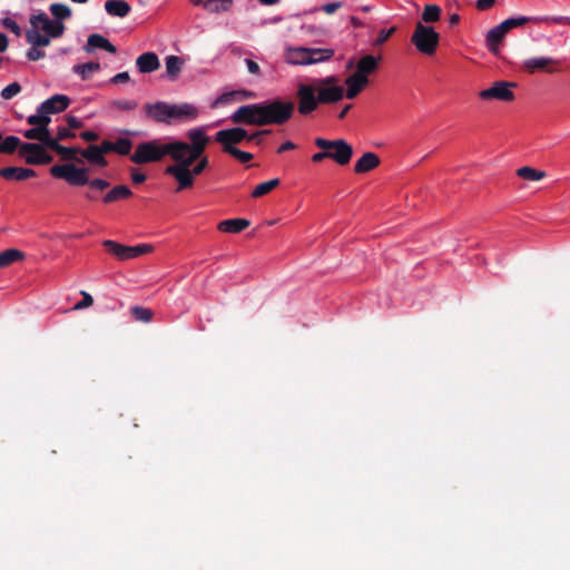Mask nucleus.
Wrapping results in <instances>:
<instances>
[{
	"label": "nucleus",
	"instance_id": "1",
	"mask_svg": "<svg viewBox=\"0 0 570 570\" xmlns=\"http://www.w3.org/2000/svg\"><path fill=\"white\" fill-rule=\"evenodd\" d=\"M370 83V73H351L345 79L346 89L340 85L334 76L325 78H312L299 82L296 88L297 112L308 116L318 110L322 105H334L345 97L354 99Z\"/></svg>",
	"mask_w": 570,
	"mask_h": 570
},
{
	"label": "nucleus",
	"instance_id": "2",
	"mask_svg": "<svg viewBox=\"0 0 570 570\" xmlns=\"http://www.w3.org/2000/svg\"><path fill=\"white\" fill-rule=\"evenodd\" d=\"M189 142L183 141L178 148L175 164L165 168V174L177 181L176 193L189 189L195 184V177L209 167V157L203 156L209 145V137L204 127L191 128L186 134Z\"/></svg>",
	"mask_w": 570,
	"mask_h": 570
},
{
	"label": "nucleus",
	"instance_id": "3",
	"mask_svg": "<svg viewBox=\"0 0 570 570\" xmlns=\"http://www.w3.org/2000/svg\"><path fill=\"white\" fill-rule=\"evenodd\" d=\"M31 29L27 30L26 39L31 46H48L51 38L60 37L65 31L61 21L50 20L45 12L30 18Z\"/></svg>",
	"mask_w": 570,
	"mask_h": 570
},
{
	"label": "nucleus",
	"instance_id": "4",
	"mask_svg": "<svg viewBox=\"0 0 570 570\" xmlns=\"http://www.w3.org/2000/svg\"><path fill=\"white\" fill-rule=\"evenodd\" d=\"M181 142L177 140L169 144H160L157 139L141 142L136 146V150L129 156V159L136 165L157 163L165 156H169L174 160L175 157H178L177 153Z\"/></svg>",
	"mask_w": 570,
	"mask_h": 570
},
{
	"label": "nucleus",
	"instance_id": "5",
	"mask_svg": "<svg viewBox=\"0 0 570 570\" xmlns=\"http://www.w3.org/2000/svg\"><path fill=\"white\" fill-rule=\"evenodd\" d=\"M89 169L87 167H76L75 164L55 165L50 167V174L56 179H62L71 186L89 185L96 190H105L110 183L102 179L90 180L88 177Z\"/></svg>",
	"mask_w": 570,
	"mask_h": 570
},
{
	"label": "nucleus",
	"instance_id": "6",
	"mask_svg": "<svg viewBox=\"0 0 570 570\" xmlns=\"http://www.w3.org/2000/svg\"><path fill=\"white\" fill-rule=\"evenodd\" d=\"M263 125H283L293 118L295 102L292 100H267L259 102Z\"/></svg>",
	"mask_w": 570,
	"mask_h": 570
},
{
	"label": "nucleus",
	"instance_id": "7",
	"mask_svg": "<svg viewBox=\"0 0 570 570\" xmlns=\"http://www.w3.org/2000/svg\"><path fill=\"white\" fill-rule=\"evenodd\" d=\"M439 39V33L434 31L432 27H426L417 22L411 37V42L419 52L430 56L435 52Z\"/></svg>",
	"mask_w": 570,
	"mask_h": 570
},
{
	"label": "nucleus",
	"instance_id": "8",
	"mask_svg": "<svg viewBox=\"0 0 570 570\" xmlns=\"http://www.w3.org/2000/svg\"><path fill=\"white\" fill-rule=\"evenodd\" d=\"M314 145L323 150L330 151V158L340 166L347 165L353 154L352 146L344 139L330 140L317 137L316 140H314Z\"/></svg>",
	"mask_w": 570,
	"mask_h": 570
},
{
	"label": "nucleus",
	"instance_id": "9",
	"mask_svg": "<svg viewBox=\"0 0 570 570\" xmlns=\"http://www.w3.org/2000/svg\"><path fill=\"white\" fill-rule=\"evenodd\" d=\"M271 130H259L255 134L248 135L242 127H234L220 130L215 134V141L223 145V150L226 151L228 148H236L235 145L239 144L244 139L249 141L258 138L261 135H269Z\"/></svg>",
	"mask_w": 570,
	"mask_h": 570
},
{
	"label": "nucleus",
	"instance_id": "10",
	"mask_svg": "<svg viewBox=\"0 0 570 570\" xmlns=\"http://www.w3.org/2000/svg\"><path fill=\"white\" fill-rule=\"evenodd\" d=\"M102 247L107 249V252L120 261L135 259L139 256L146 255L153 250V247L147 244H140L137 246H125L120 243H117L111 239H107L102 242Z\"/></svg>",
	"mask_w": 570,
	"mask_h": 570
},
{
	"label": "nucleus",
	"instance_id": "11",
	"mask_svg": "<svg viewBox=\"0 0 570 570\" xmlns=\"http://www.w3.org/2000/svg\"><path fill=\"white\" fill-rule=\"evenodd\" d=\"M47 146L37 142H26L21 145L18 155L30 166L48 165L52 163L53 157L47 151Z\"/></svg>",
	"mask_w": 570,
	"mask_h": 570
},
{
	"label": "nucleus",
	"instance_id": "12",
	"mask_svg": "<svg viewBox=\"0 0 570 570\" xmlns=\"http://www.w3.org/2000/svg\"><path fill=\"white\" fill-rule=\"evenodd\" d=\"M515 87L517 82L499 80L495 81L488 89H482L479 96L484 101H512L515 99V95L512 92L511 89Z\"/></svg>",
	"mask_w": 570,
	"mask_h": 570
},
{
	"label": "nucleus",
	"instance_id": "13",
	"mask_svg": "<svg viewBox=\"0 0 570 570\" xmlns=\"http://www.w3.org/2000/svg\"><path fill=\"white\" fill-rule=\"evenodd\" d=\"M229 119H232L234 124L264 126L259 102L240 106L229 116Z\"/></svg>",
	"mask_w": 570,
	"mask_h": 570
},
{
	"label": "nucleus",
	"instance_id": "14",
	"mask_svg": "<svg viewBox=\"0 0 570 570\" xmlns=\"http://www.w3.org/2000/svg\"><path fill=\"white\" fill-rule=\"evenodd\" d=\"M557 23V24H570V18L567 17H553V18H538V17H515L509 18L501 22L503 28L509 32L514 28L522 27L527 23Z\"/></svg>",
	"mask_w": 570,
	"mask_h": 570
},
{
	"label": "nucleus",
	"instance_id": "15",
	"mask_svg": "<svg viewBox=\"0 0 570 570\" xmlns=\"http://www.w3.org/2000/svg\"><path fill=\"white\" fill-rule=\"evenodd\" d=\"M199 110L195 105L183 102V104H169V124L174 121L188 122L197 119Z\"/></svg>",
	"mask_w": 570,
	"mask_h": 570
},
{
	"label": "nucleus",
	"instance_id": "16",
	"mask_svg": "<svg viewBox=\"0 0 570 570\" xmlns=\"http://www.w3.org/2000/svg\"><path fill=\"white\" fill-rule=\"evenodd\" d=\"M142 110H145L146 116L153 121L168 124V102L161 100L147 102L142 106Z\"/></svg>",
	"mask_w": 570,
	"mask_h": 570
},
{
	"label": "nucleus",
	"instance_id": "17",
	"mask_svg": "<svg viewBox=\"0 0 570 570\" xmlns=\"http://www.w3.org/2000/svg\"><path fill=\"white\" fill-rule=\"evenodd\" d=\"M70 98L65 95H55L48 100L40 104L38 107L39 112L56 114L62 112L70 106Z\"/></svg>",
	"mask_w": 570,
	"mask_h": 570
},
{
	"label": "nucleus",
	"instance_id": "18",
	"mask_svg": "<svg viewBox=\"0 0 570 570\" xmlns=\"http://www.w3.org/2000/svg\"><path fill=\"white\" fill-rule=\"evenodd\" d=\"M0 176L6 180L24 181L31 177H36L35 169L27 167H3L0 168Z\"/></svg>",
	"mask_w": 570,
	"mask_h": 570
},
{
	"label": "nucleus",
	"instance_id": "19",
	"mask_svg": "<svg viewBox=\"0 0 570 570\" xmlns=\"http://www.w3.org/2000/svg\"><path fill=\"white\" fill-rule=\"evenodd\" d=\"M48 148L60 155L63 160L76 161L79 164L83 161L81 158L77 157V155L80 154V147L63 146L57 142V139H53L50 141Z\"/></svg>",
	"mask_w": 570,
	"mask_h": 570
},
{
	"label": "nucleus",
	"instance_id": "20",
	"mask_svg": "<svg viewBox=\"0 0 570 570\" xmlns=\"http://www.w3.org/2000/svg\"><path fill=\"white\" fill-rule=\"evenodd\" d=\"M508 31L501 23L491 28L485 36V42L489 50L497 53Z\"/></svg>",
	"mask_w": 570,
	"mask_h": 570
},
{
	"label": "nucleus",
	"instance_id": "21",
	"mask_svg": "<svg viewBox=\"0 0 570 570\" xmlns=\"http://www.w3.org/2000/svg\"><path fill=\"white\" fill-rule=\"evenodd\" d=\"M381 164L380 156L374 153H365L360 157V159L355 164V173L356 174H364L373 168L379 167Z\"/></svg>",
	"mask_w": 570,
	"mask_h": 570
},
{
	"label": "nucleus",
	"instance_id": "22",
	"mask_svg": "<svg viewBox=\"0 0 570 570\" xmlns=\"http://www.w3.org/2000/svg\"><path fill=\"white\" fill-rule=\"evenodd\" d=\"M79 155L86 158L91 165H96L101 168L108 166V160L101 154L98 145H89L86 149L80 148Z\"/></svg>",
	"mask_w": 570,
	"mask_h": 570
},
{
	"label": "nucleus",
	"instance_id": "23",
	"mask_svg": "<svg viewBox=\"0 0 570 570\" xmlns=\"http://www.w3.org/2000/svg\"><path fill=\"white\" fill-rule=\"evenodd\" d=\"M253 94L247 90H229L218 96L212 104V108H216L220 105H226L233 101H240L245 98L252 97Z\"/></svg>",
	"mask_w": 570,
	"mask_h": 570
},
{
	"label": "nucleus",
	"instance_id": "24",
	"mask_svg": "<svg viewBox=\"0 0 570 570\" xmlns=\"http://www.w3.org/2000/svg\"><path fill=\"white\" fill-rule=\"evenodd\" d=\"M23 136L29 140H38L39 145L47 147L50 145V141L53 140V137L46 126L30 128L23 132Z\"/></svg>",
	"mask_w": 570,
	"mask_h": 570
},
{
	"label": "nucleus",
	"instance_id": "25",
	"mask_svg": "<svg viewBox=\"0 0 570 570\" xmlns=\"http://www.w3.org/2000/svg\"><path fill=\"white\" fill-rule=\"evenodd\" d=\"M249 226V220L246 218H232L219 223L218 228L223 233L237 234L243 232Z\"/></svg>",
	"mask_w": 570,
	"mask_h": 570
},
{
	"label": "nucleus",
	"instance_id": "26",
	"mask_svg": "<svg viewBox=\"0 0 570 570\" xmlns=\"http://www.w3.org/2000/svg\"><path fill=\"white\" fill-rule=\"evenodd\" d=\"M105 9L112 17L124 18L130 12V6L125 0H107Z\"/></svg>",
	"mask_w": 570,
	"mask_h": 570
},
{
	"label": "nucleus",
	"instance_id": "27",
	"mask_svg": "<svg viewBox=\"0 0 570 570\" xmlns=\"http://www.w3.org/2000/svg\"><path fill=\"white\" fill-rule=\"evenodd\" d=\"M138 71H155L159 68L160 62L155 52H145L137 59Z\"/></svg>",
	"mask_w": 570,
	"mask_h": 570
},
{
	"label": "nucleus",
	"instance_id": "28",
	"mask_svg": "<svg viewBox=\"0 0 570 570\" xmlns=\"http://www.w3.org/2000/svg\"><path fill=\"white\" fill-rule=\"evenodd\" d=\"M104 49L110 53L116 52V47L104 36L94 33L88 37L87 50Z\"/></svg>",
	"mask_w": 570,
	"mask_h": 570
},
{
	"label": "nucleus",
	"instance_id": "29",
	"mask_svg": "<svg viewBox=\"0 0 570 570\" xmlns=\"http://www.w3.org/2000/svg\"><path fill=\"white\" fill-rule=\"evenodd\" d=\"M132 196V191L125 185H117L107 191L102 198L104 204H112L117 200L126 199Z\"/></svg>",
	"mask_w": 570,
	"mask_h": 570
},
{
	"label": "nucleus",
	"instance_id": "30",
	"mask_svg": "<svg viewBox=\"0 0 570 570\" xmlns=\"http://www.w3.org/2000/svg\"><path fill=\"white\" fill-rule=\"evenodd\" d=\"M558 66V61L550 57H535L527 59L523 63V67L527 69H546V68H554Z\"/></svg>",
	"mask_w": 570,
	"mask_h": 570
},
{
	"label": "nucleus",
	"instance_id": "31",
	"mask_svg": "<svg viewBox=\"0 0 570 570\" xmlns=\"http://www.w3.org/2000/svg\"><path fill=\"white\" fill-rule=\"evenodd\" d=\"M24 142L21 141V139L14 135L2 137V140L0 141V153L4 155H12L16 150L21 149V145Z\"/></svg>",
	"mask_w": 570,
	"mask_h": 570
},
{
	"label": "nucleus",
	"instance_id": "32",
	"mask_svg": "<svg viewBox=\"0 0 570 570\" xmlns=\"http://www.w3.org/2000/svg\"><path fill=\"white\" fill-rule=\"evenodd\" d=\"M23 258H24L23 252L17 249V248H7L0 253V268L10 266L14 262L23 259Z\"/></svg>",
	"mask_w": 570,
	"mask_h": 570
},
{
	"label": "nucleus",
	"instance_id": "33",
	"mask_svg": "<svg viewBox=\"0 0 570 570\" xmlns=\"http://www.w3.org/2000/svg\"><path fill=\"white\" fill-rule=\"evenodd\" d=\"M518 176L528 181H540L546 178L544 170L535 169L533 167H521L517 171Z\"/></svg>",
	"mask_w": 570,
	"mask_h": 570
},
{
	"label": "nucleus",
	"instance_id": "34",
	"mask_svg": "<svg viewBox=\"0 0 570 570\" xmlns=\"http://www.w3.org/2000/svg\"><path fill=\"white\" fill-rule=\"evenodd\" d=\"M278 185H279V180L277 178L267 180V181H263V183L258 184L257 187L254 188V190L252 191V197L259 198L264 195H267V194L272 193Z\"/></svg>",
	"mask_w": 570,
	"mask_h": 570
},
{
	"label": "nucleus",
	"instance_id": "35",
	"mask_svg": "<svg viewBox=\"0 0 570 570\" xmlns=\"http://www.w3.org/2000/svg\"><path fill=\"white\" fill-rule=\"evenodd\" d=\"M308 63L325 61L332 58L334 51L332 49L308 48Z\"/></svg>",
	"mask_w": 570,
	"mask_h": 570
},
{
	"label": "nucleus",
	"instance_id": "36",
	"mask_svg": "<svg viewBox=\"0 0 570 570\" xmlns=\"http://www.w3.org/2000/svg\"><path fill=\"white\" fill-rule=\"evenodd\" d=\"M441 18V8L436 4H426L422 12V20L426 23L436 22Z\"/></svg>",
	"mask_w": 570,
	"mask_h": 570
},
{
	"label": "nucleus",
	"instance_id": "37",
	"mask_svg": "<svg viewBox=\"0 0 570 570\" xmlns=\"http://www.w3.org/2000/svg\"><path fill=\"white\" fill-rule=\"evenodd\" d=\"M308 48H296L289 52L288 59L295 65H308Z\"/></svg>",
	"mask_w": 570,
	"mask_h": 570
},
{
	"label": "nucleus",
	"instance_id": "38",
	"mask_svg": "<svg viewBox=\"0 0 570 570\" xmlns=\"http://www.w3.org/2000/svg\"><path fill=\"white\" fill-rule=\"evenodd\" d=\"M115 153L120 156H128L130 150L132 149L134 142L128 138H117L114 141Z\"/></svg>",
	"mask_w": 570,
	"mask_h": 570
},
{
	"label": "nucleus",
	"instance_id": "39",
	"mask_svg": "<svg viewBox=\"0 0 570 570\" xmlns=\"http://www.w3.org/2000/svg\"><path fill=\"white\" fill-rule=\"evenodd\" d=\"M131 315L138 322L148 323L153 318V312L151 309L147 307H142L139 305H136L131 307Z\"/></svg>",
	"mask_w": 570,
	"mask_h": 570
},
{
	"label": "nucleus",
	"instance_id": "40",
	"mask_svg": "<svg viewBox=\"0 0 570 570\" xmlns=\"http://www.w3.org/2000/svg\"><path fill=\"white\" fill-rule=\"evenodd\" d=\"M379 58L367 55L364 56L357 63L356 71H374L377 68Z\"/></svg>",
	"mask_w": 570,
	"mask_h": 570
},
{
	"label": "nucleus",
	"instance_id": "41",
	"mask_svg": "<svg viewBox=\"0 0 570 570\" xmlns=\"http://www.w3.org/2000/svg\"><path fill=\"white\" fill-rule=\"evenodd\" d=\"M50 12L57 21L68 19L71 16L69 7L62 3H52L50 6Z\"/></svg>",
	"mask_w": 570,
	"mask_h": 570
},
{
	"label": "nucleus",
	"instance_id": "42",
	"mask_svg": "<svg viewBox=\"0 0 570 570\" xmlns=\"http://www.w3.org/2000/svg\"><path fill=\"white\" fill-rule=\"evenodd\" d=\"M50 117L47 112H41L39 110H37V114L35 115H30L28 118H27V122L29 125H32L35 127H41V126H46L48 127V125L50 124Z\"/></svg>",
	"mask_w": 570,
	"mask_h": 570
},
{
	"label": "nucleus",
	"instance_id": "43",
	"mask_svg": "<svg viewBox=\"0 0 570 570\" xmlns=\"http://www.w3.org/2000/svg\"><path fill=\"white\" fill-rule=\"evenodd\" d=\"M185 66V59L179 56H168L166 58V71H180Z\"/></svg>",
	"mask_w": 570,
	"mask_h": 570
},
{
	"label": "nucleus",
	"instance_id": "44",
	"mask_svg": "<svg viewBox=\"0 0 570 570\" xmlns=\"http://www.w3.org/2000/svg\"><path fill=\"white\" fill-rule=\"evenodd\" d=\"M22 90L21 85L17 81L11 82L1 90V98L3 100H11Z\"/></svg>",
	"mask_w": 570,
	"mask_h": 570
},
{
	"label": "nucleus",
	"instance_id": "45",
	"mask_svg": "<svg viewBox=\"0 0 570 570\" xmlns=\"http://www.w3.org/2000/svg\"><path fill=\"white\" fill-rule=\"evenodd\" d=\"M111 106L117 110L121 111H132L137 108L136 100H114L111 101Z\"/></svg>",
	"mask_w": 570,
	"mask_h": 570
},
{
	"label": "nucleus",
	"instance_id": "46",
	"mask_svg": "<svg viewBox=\"0 0 570 570\" xmlns=\"http://www.w3.org/2000/svg\"><path fill=\"white\" fill-rule=\"evenodd\" d=\"M225 153L228 154L229 156L235 157L236 159H238L240 163H244V164L248 163L253 158L252 154L240 150L237 147L228 148V150H226Z\"/></svg>",
	"mask_w": 570,
	"mask_h": 570
},
{
	"label": "nucleus",
	"instance_id": "47",
	"mask_svg": "<svg viewBox=\"0 0 570 570\" xmlns=\"http://www.w3.org/2000/svg\"><path fill=\"white\" fill-rule=\"evenodd\" d=\"M204 9L210 13H220L229 10L223 9V3H220L219 0H206L204 2Z\"/></svg>",
	"mask_w": 570,
	"mask_h": 570
},
{
	"label": "nucleus",
	"instance_id": "48",
	"mask_svg": "<svg viewBox=\"0 0 570 570\" xmlns=\"http://www.w3.org/2000/svg\"><path fill=\"white\" fill-rule=\"evenodd\" d=\"M1 22L6 29L13 32L17 37L21 36L22 30H21L20 26L13 19L7 17V18L2 19Z\"/></svg>",
	"mask_w": 570,
	"mask_h": 570
},
{
	"label": "nucleus",
	"instance_id": "49",
	"mask_svg": "<svg viewBox=\"0 0 570 570\" xmlns=\"http://www.w3.org/2000/svg\"><path fill=\"white\" fill-rule=\"evenodd\" d=\"M43 46H32L27 52V57L29 60L36 61L41 59L45 56V52L41 50Z\"/></svg>",
	"mask_w": 570,
	"mask_h": 570
},
{
	"label": "nucleus",
	"instance_id": "50",
	"mask_svg": "<svg viewBox=\"0 0 570 570\" xmlns=\"http://www.w3.org/2000/svg\"><path fill=\"white\" fill-rule=\"evenodd\" d=\"M395 31V27H392L390 29H382L380 30L377 38L375 40L376 45L384 43Z\"/></svg>",
	"mask_w": 570,
	"mask_h": 570
},
{
	"label": "nucleus",
	"instance_id": "51",
	"mask_svg": "<svg viewBox=\"0 0 570 570\" xmlns=\"http://www.w3.org/2000/svg\"><path fill=\"white\" fill-rule=\"evenodd\" d=\"M76 134L72 132L70 129L66 127H59L58 132H56V137L53 139H58V142L60 140L75 138Z\"/></svg>",
	"mask_w": 570,
	"mask_h": 570
},
{
	"label": "nucleus",
	"instance_id": "52",
	"mask_svg": "<svg viewBox=\"0 0 570 570\" xmlns=\"http://www.w3.org/2000/svg\"><path fill=\"white\" fill-rule=\"evenodd\" d=\"M82 301L76 303L75 309H83L92 304V297L89 293L82 292Z\"/></svg>",
	"mask_w": 570,
	"mask_h": 570
},
{
	"label": "nucleus",
	"instance_id": "53",
	"mask_svg": "<svg viewBox=\"0 0 570 570\" xmlns=\"http://www.w3.org/2000/svg\"><path fill=\"white\" fill-rule=\"evenodd\" d=\"M497 3V0H476L475 7L480 11H485L493 8Z\"/></svg>",
	"mask_w": 570,
	"mask_h": 570
},
{
	"label": "nucleus",
	"instance_id": "54",
	"mask_svg": "<svg viewBox=\"0 0 570 570\" xmlns=\"http://www.w3.org/2000/svg\"><path fill=\"white\" fill-rule=\"evenodd\" d=\"M131 179L135 184H141L147 180L146 174H142L138 168H131Z\"/></svg>",
	"mask_w": 570,
	"mask_h": 570
},
{
	"label": "nucleus",
	"instance_id": "55",
	"mask_svg": "<svg viewBox=\"0 0 570 570\" xmlns=\"http://www.w3.org/2000/svg\"><path fill=\"white\" fill-rule=\"evenodd\" d=\"M129 73H116L109 80L111 85L125 83L129 81Z\"/></svg>",
	"mask_w": 570,
	"mask_h": 570
},
{
	"label": "nucleus",
	"instance_id": "56",
	"mask_svg": "<svg viewBox=\"0 0 570 570\" xmlns=\"http://www.w3.org/2000/svg\"><path fill=\"white\" fill-rule=\"evenodd\" d=\"M99 68H100L99 63L87 62V63L79 65V66L75 67V71H95V70H98Z\"/></svg>",
	"mask_w": 570,
	"mask_h": 570
},
{
	"label": "nucleus",
	"instance_id": "57",
	"mask_svg": "<svg viewBox=\"0 0 570 570\" xmlns=\"http://www.w3.org/2000/svg\"><path fill=\"white\" fill-rule=\"evenodd\" d=\"M98 147L101 150L102 155L108 153H115L114 141L104 140L101 145H98Z\"/></svg>",
	"mask_w": 570,
	"mask_h": 570
},
{
	"label": "nucleus",
	"instance_id": "58",
	"mask_svg": "<svg viewBox=\"0 0 570 570\" xmlns=\"http://www.w3.org/2000/svg\"><path fill=\"white\" fill-rule=\"evenodd\" d=\"M66 122L69 125L70 128L77 129L83 126V122H81L78 118H76L72 115H69L66 117Z\"/></svg>",
	"mask_w": 570,
	"mask_h": 570
},
{
	"label": "nucleus",
	"instance_id": "59",
	"mask_svg": "<svg viewBox=\"0 0 570 570\" xmlns=\"http://www.w3.org/2000/svg\"><path fill=\"white\" fill-rule=\"evenodd\" d=\"M342 6L341 2H331V3H326L322 7V10L327 13V14H332L334 13L337 9H340Z\"/></svg>",
	"mask_w": 570,
	"mask_h": 570
},
{
	"label": "nucleus",
	"instance_id": "60",
	"mask_svg": "<svg viewBox=\"0 0 570 570\" xmlns=\"http://www.w3.org/2000/svg\"><path fill=\"white\" fill-rule=\"evenodd\" d=\"M79 136L86 141H97L99 139V134L95 131H83Z\"/></svg>",
	"mask_w": 570,
	"mask_h": 570
},
{
	"label": "nucleus",
	"instance_id": "61",
	"mask_svg": "<svg viewBox=\"0 0 570 570\" xmlns=\"http://www.w3.org/2000/svg\"><path fill=\"white\" fill-rule=\"evenodd\" d=\"M296 148V145L292 141H285L282 145L278 146L277 153H285L287 150H293Z\"/></svg>",
	"mask_w": 570,
	"mask_h": 570
},
{
	"label": "nucleus",
	"instance_id": "62",
	"mask_svg": "<svg viewBox=\"0 0 570 570\" xmlns=\"http://www.w3.org/2000/svg\"><path fill=\"white\" fill-rule=\"evenodd\" d=\"M325 158H328V151L327 150H323L317 153V154H314L312 156V161L313 163H321L323 161Z\"/></svg>",
	"mask_w": 570,
	"mask_h": 570
},
{
	"label": "nucleus",
	"instance_id": "63",
	"mask_svg": "<svg viewBox=\"0 0 570 570\" xmlns=\"http://www.w3.org/2000/svg\"><path fill=\"white\" fill-rule=\"evenodd\" d=\"M8 48V38L4 33L0 32V52L6 51Z\"/></svg>",
	"mask_w": 570,
	"mask_h": 570
},
{
	"label": "nucleus",
	"instance_id": "64",
	"mask_svg": "<svg viewBox=\"0 0 570 570\" xmlns=\"http://www.w3.org/2000/svg\"><path fill=\"white\" fill-rule=\"evenodd\" d=\"M350 22H351V24H352L354 28H361V27H363V22H362L358 18H356V17H354V16H352V17L350 18Z\"/></svg>",
	"mask_w": 570,
	"mask_h": 570
}]
</instances>
